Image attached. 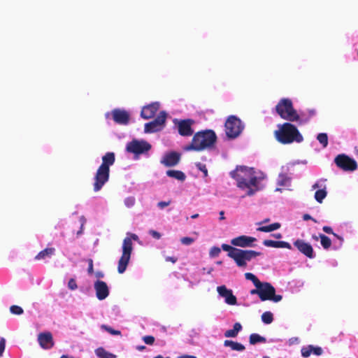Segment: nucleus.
I'll return each mask as SVG.
<instances>
[{
  "instance_id": "1",
  "label": "nucleus",
  "mask_w": 358,
  "mask_h": 358,
  "mask_svg": "<svg viewBox=\"0 0 358 358\" xmlns=\"http://www.w3.org/2000/svg\"><path fill=\"white\" fill-rule=\"evenodd\" d=\"M217 135L212 129H205L196 132L190 144L184 147V150L202 151L211 149L217 142Z\"/></svg>"
},
{
  "instance_id": "2",
  "label": "nucleus",
  "mask_w": 358,
  "mask_h": 358,
  "mask_svg": "<svg viewBox=\"0 0 358 358\" xmlns=\"http://www.w3.org/2000/svg\"><path fill=\"white\" fill-rule=\"evenodd\" d=\"M274 136L279 143L284 145L303 141V137L297 127L290 122L278 124V129L274 131Z\"/></svg>"
},
{
  "instance_id": "3",
  "label": "nucleus",
  "mask_w": 358,
  "mask_h": 358,
  "mask_svg": "<svg viewBox=\"0 0 358 358\" xmlns=\"http://www.w3.org/2000/svg\"><path fill=\"white\" fill-rule=\"evenodd\" d=\"M230 176L237 182V187L244 189L250 187H257V178L253 168L245 166H238L235 170L230 172Z\"/></svg>"
},
{
  "instance_id": "4",
  "label": "nucleus",
  "mask_w": 358,
  "mask_h": 358,
  "mask_svg": "<svg viewBox=\"0 0 358 358\" xmlns=\"http://www.w3.org/2000/svg\"><path fill=\"white\" fill-rule=\"evenodd\" d=\"M133 241H137L139 244H141V241L136 234L127 232L122 242V256L118 261L117 271L119 273H123L129 264L133 251Z\"/></svg>"
},
{
  "instance_id": "5",
  "label": "nucleus",
  "mask_w": 358,
  "mask_h": 358,
  "mask_svg": "<svg viewBox=\"0 0 358 358\" xmlns=\"http://www.w3.org/2000/svg\"><path fill=\"white\" fill-rule=\"evenodd\" d=\"M275 110L283 120L289 122L299 120L300 117L296 110L294 108L292 101L289 99H281L275 106Z\"/></svg>"
},
{
  "instance_id": "6",
  "label": "nucleus",
  "mask_w": 358,
  "mask_h": 358,
  "mask_svg": "<svg viewBox=\"0 0 358 358\" xmlns=\"http://www.w3.org/2000/svg\"><path fill=\"white\" fill-rule=\"evenodd\" d=\"M151 148V144L145 140L134 138L127 143L125 150L128 153L134 155V160H138L142 155L148 156Z\"/></svg>"
},
{
  "instance_id": "7",
  "label": "nucleus",
  "mask_w": 358,
  "mask_h": 358,
  "mask_svg": "<svg viewBox=\"0 0 358 358\" xmlns=\"http://www.w3.org/2000/svg\"><path fill=\"white\" fill-rule=\"evenodd\" d=\"M227 136L230 139L237 138L244 128L241 120L235 115H230L224 124Z\"/></svg>"
},
{
  "instance_id": "8",
  "label": "nucleus",
  "mask_w": 358,
  "mask_h": 358,
  "mask_svg": "<svg viewBox=\"0 0 358 358\" xmlns=\"http://www.w3.org/2000/svg\"><path fill=\"white\" fill-rule=\"evenodd\" d=\"M256 287L259 288V299L262 301H271L277 303L282 299V295L275 294V287L269 282H261Z\"/></svg>"
},
{
  "instance_id": "9",
  "label": "nucleus",
  "mask_w": 358,
  "mask_h": 358,
  "mask_svg": "<svg viewBox=\"0 0 358 358\" xmlns=\"http://www.w3.org/2000/svg\"><path fill=\"white\" fill-rule=\"evenodd\" d=\"M167 114L165 111H161L151 122L144 125V132L152 134L162 130L165 126Z\"/></svg>"
},
{
  "instance_id": "10",
  "label": "nucleus",
  "mask_w": 358,
  "mask_h": 358,
  "mask_svg": "<svg viewBox=\"0 0 358 358\" xmlns=\"http://www.w3.org/2000/svg\"><path fill=\"white\" fill-rule=\"evenodd\" d=\"M260 255H262V252H260L238 249L234 262L238 266L245 267L247 266V262H250L252 259Z\"/></svg>"
},
{
  "instance_id": "11",
  "label": "nucleus",
  "mask_w": 358,
  "mask_h": 358,
  "mask_svg": "<svg viewBox=\"0 0 358 358\" xmlns=\"http://www.w3.org/2000/svg\"><path fill=\"white\" fill-rule=\"evenodd\" d=\"M334 162L338 168L345 171H353L357 169V162L345 154L337 155Z\"/></svg>"
},
{
  "instance_id": "12",
  "label": "nucleus",
  "mask_w": 358,
  "mask_h": 358,
  "mask_svg": "<svg viewBox=\"0 0 358 358\" xmlns=\"http://www.w3.org/2000/svg\"><path fill=\"white\" fill-rule=\"evenodd\" d=\"M112 116L114 122L120 125H127L130 120V114L124 109L115 108L105 114L106 119Z\"/></svg>"
},
{
  "instance_id": "13",
  "label": "nucleus",
  "mask_w": 358,
  "mask_h": 358,
  "mask_svg": "<svg viewBox=\"0 0 358 358\" xmlns=\"http://www.w3.org/2000/svg\"><path fill=\"white\" fill-rule=\"evenodd\" d=\"M110 169H106L101 166L96 171L94 176V191H99L109 179Z\"/></svg>"
},
{
  "instance_id": "14",
  "label": "nucleus",
  "mask_w": 358,
  "mask_h": 358,
  "mask_svg": "<svg viewBox=\"0 0 358 358\" xmlns=\"http://www.w3.org/2000/svg\"><path fill=\"white\" fill-rule=\"evenodd\" d=\"M293 245L303 255L309 259H313L315 257L313 246L302 239H296Z\"/></svg>"
},
{
  "instance_id": "15",
  "label": "nucleus",
  "mask_w": 358,
  "mask_h": 358,
  "mask_svg": "<svg viewBox=\"0 0 358 358\" xmlns=\"http://www.w3.org/2000/svg\"><path fill=\"white\" fill-rule=\"evenodd\" d=\"M160 106L161 103L159 101L152 102L144 106L141 108V117L145 120L152 118L159 110Z\"/></svg>"
},
{
  "instance_id": "16",
  "label": "nucleus",
  "mask_w": 358,
  "mask_h": 358,
  "mask_svg": "<svg viewBox=\"0 0 358 358\" xmlns=\"http://www.w3.org/2000/svg\"><path fill=\"white\" fill-rule=\"evenodd\" d=\"M256 241L257 238L255 237L241 235L232 238L231 244L236 247L248 248L255 246L254 243Z\"/></svg>"
},
{
  "instance_id": "17",
  "label": "nucleus",
  "mask_w": 358,
  "mask_h": 358,
  "mask_svg": "<svg viewBox=\"0 0 358 358\" xmlns=\"http://www.w3.org/2000/svg\"><path fill=\"white\" fill-rule=\"evenodd\" d=\"M94 288L96 292V296L100 301L106 299L110 293L108 285L100 280H97L94 283Z\"/></svg>"
},
{
  "instance_id": "18",
  "label": "nucleus",
  "mask_w": 358,
  "mask_h": 358,
  "mask_svg": "<svg viewBox=\"0 0 358 358\" xmlns=\"http://www.w3.org/2000/svg\"><path fill=\"white\" fill-rule=\"evenodd\" d=\"M217 291L220 296L224 298V301L227 304L234 306L237 303V299L233 294L232 290L227 289L225 285L218 286Z\"/></svg>"
},
{
  "instance_id": "19",
  "label": "nucleus",
  "mask_w": 358,
  "mask_h": 358,
  "mask_svg": "<svg viewBox=\"0 0 358 358\" xmlns=\"http://www.w3.org/2000/svg\"><path fill=\"white\" fill-rule=\"evenodd\" d=\"M195 124L193 119L180 120V136H191L194 134L192 126Z\"/></svg>"
},
{
  "instance_id": "20",
  "label": "nucleus",
  "mask_w": 358,
  "mask_h": 358,
  "mask_svg": "<svg viewBox=\"0 0 358 358\" xmlns=\"http://www.w3.org/2000/svg\"><path fill=\"white\" fill-rule=\"evenodd\" d=\"M38 341L41 347L46 350L50 349L54 345L52 336L50 332L39 334L38 336Z\"/></svg>"
},
{
  "instance_id": "21",
  "label": "nucleus",
  "mask_w": 358,
  "mask_h": 358,
  "mask_svg": "<svg viewBox=\"0 0 358 358\" xmlns=\"http://www.w3.org/2000/svg\"><path fill=\"white\" fill-rule=\"evenodd\" d=\"M179 161V154L175 152L166 153L161 159L160 162L166 166H173Z\"/></svg>"
},
{
  "instance_id": "22",
  "label": "nucleus",
  "mask_w": 358,
  "mask_h": 358,
  "mask_svg": "<svg viewBox=\"0 0 358 358\" xmlns=\"http://www.w3.org/2000/svg\"><path fill=\"white\" fill-rule=\"evenodd\" d=\"M301 351L303 357H308L312 353L317 356H320L323 352V350L320 347H315L312 345L302 348Z\"/></svg>"
},
{
  "instance_id": "23",
  "label": "nucleus",
  "mask_w": 358,
  "mask_h": 358,
  "mask_svg": "<svg viewBox=\"0 0 358 358\" xmlns=\"http://www.w3.org/2000/svg\"><path fill=\"white\" fill-rule=\"evenodd\" d=\"M264 245L266 247H271V248H287L289 250L292 249V245L285 241H273V240H264L263 241Z\"/></svg>"
},
{
  "instance_id": "24",
  "label": "nucleus",
  "mask_w": 358,
  "mask_h": 358,
  "mask_svg": "<svg viewBox=\"0 0 358 358\" xmlns=\"http://www.w3.org/2000/svg\"><path fill=\"white\" fill-rule=\"evenodd\" d=\"M115 161V153L108 152L102 157V164L100 166L106 169H110V166L114 164Z\"/></svg>"
},
{
  "instance_id": "25",
  "label": "nucleus",
  "mask_w": 358,
  "mask_h": 358,
  "mask_svg": "<svg viewBox=\"0 0 358 358\" xmlns=\"http://www.w3.org/2000/svg\"><path fill=\"white\" fill-rule=\"evenodd\" d=\"M55 249L53 248H48L41 251L35 257L37 260L45 259L50 258L55 254Z\"/></svg>"
},
{
  "instance_id": "26",
  "label": "nucleus",
  "mask_w": 358,
  "mask_h": 358,
  "mask_svg": "<svg viewBox=\"0 0 358 358\" xmlns=\"http://www.w3.org/2000/svg\"><path fill=\"white\" fill-rule=\"evenodd\" d=\"M242 329V325L239 322H236L232 329L227 330L224 332V336L227 338H235Z\"/></svg>"
},
{
  "instance_id": "27",
  "label": "nucleus",
  "mask_w": 358,
  "mask_h": 358,
  "mask_svg": "<svg viewBox=\"0 0 358 358\" xmlns=\"http://www.w3.org/2000/svg\"><path fill=\"white\" fill-rule=\"evenodd\" d=\"M224 345L231 348L232 350L239 352L243 351L245 349L243 344L231 340H225L224 341Z\"/></svg>"
},
{
  "instance_id": "28",
  "label": "nucleus",
  "mask_w": 358,
  "mask_h": 358,
  "mask_svg": "<svg viewBox=\"0 0 358 358\" xmlns=\"http://www.w3.org/2000/svg\"><path fill=\"white\" fill-rule=\"evenodd\" d=\"M281 227V224L279 222H275L267 226H262L257 229L258 231L262 232H271L275 230L278 229Z\"/></svg>"
},
{
  "instance_id": "29",
  "label": "nucleus",
  "mask_w": 358,
  "mask_h": 358,
  "mask_svg": "<svg viewBox=\"0 0 358 358\" xmlns=\"http://www.w3.org/2000/svg\"><path fill=\"white\" fill-rule=\"evenodd\" d=\"M95 354L99 358H116V355L106 351L103 348H99L95 350Z\"/></svg>"
},
{
  "instance_id": "30",
  "label": "nucleus",
  "mask_w": 358,
  "mask_h": 358,
  "mask_svg": "<svg viewBox=\"0 0 358 358\" xmlns=\"http://www.w3.org/2000/svg\"><path fill=\"white\" fill-rule=\"evenodd\" d=\"M221 247L223 250L228 252V256L234 260L238 248L225 243L222 244Z\"/></svg>"
},
{
  "instance_id": "31",
  "label": "nucleus",
  "mask_w": 358,
  "mask_h": 358,
  "mask_svg": "<svg viewBox=\"0 0 358 358\" xmlns=\"http://www.w3.org/2000/svg\"><path fill=\"white\" fill-rule=\"evenodd\" d=\"M249 342L251 345H255L258 343H266V339L258 334H252L249 337Z\"/></svg>"
},
{
  "instance_id": "32",
  "label": "nucleus",
  "mask_w": 358,
  "mask_h": 358,
  "mask_svg": "<svg viewBox=\"0 0 358 358\" xmlns=\"http://www.w3.org/2000/svg\"><path fill=\"white\" fill-rule=\"evenodd\" d=\"M319 237L320 239L321 245L323 247V248L324 250L329 249L331 245V239L328 236H327L326 235L322 234H320Z\"/></svg>"
},
{
  "instance_id": "33",
  "label": "nucleus",
  "mask_w": 358,
  "mask_h": 358,
  "mask_svg": "<svg viewBox=\"0 0 358 358\" xmlns=\"http://www.w3.org/2000/svg\"><path fill=\"white\" fill-rule=\"evenodd\" d=\"M327 195V192L325 189H318L315 193V199L318 203H322Z\"/></svg>"
},
{
  "instance_id": "34",
  "label": "nucleus",
  "mask_w": 358,
  "mask_h": 358,
  "mask_svg": "<svg viewBox=\"0 0 358 358\" xmlns=\"http://www.w3.org/2000/svg\"><path fill=\"white\" fill-rule=\"evenodd\" d=\"M290 183V178L286 175L281 173L278 176V185L280 186H287Z\"/></svg>"
},
{
  "instance_id": "35",
  "label": "nucleus",
  "mask_w": 358,
  "mask_h": 358,
  "mask_svg": "<svg viewBox=\"0 0 358 358\" xmlns=\"http://www.w3.org/2000/svg\"><path fill=\"white\" fill-rule=\"evenodd\" d=\"M262 320L264 323H265L266 324H269L272 323V322L273 321V313L270 311L264 312L262 315Z\"/></svg>"
},
{
  "instance_id": "36",
  "label": "nucleus",
  "mask_w": 358,
  "mask_h": 358,
  "mask_svg": "<svg viewBox=\"0 0 358 358\" xmlns=\"http://www.w3.org/2000/svg\"><path fill=\"white\" fill-rule=\"evenodd\" d=\"M245 278L246 280H251L255 287L259 285L262 282L258 279V278L252 273H245Z\"/></svg>"
},
{
  "instance_id": "37",
  "label": "nucleus",
  "mask_w": 358,
  "mask_h": 358,
  "mask_svg": "<svg viewBox=\"0 0 358 358\" xmlns=\"http://www.w3.org/2000/svg\"><path fill=\"white\" fill-rule=\"evenodd\" d=\"M317 141L322 145L323 148H326L328 145V136L326 133H320L317 136Z\"/></svg>"
},
{
  "instance_id": "38",
  "label": "nucleus",
  "mask_w": 358,
  "mask_h": 358,
  "mask_svg": "<svg viewBox=\"0 0 358 358\" xmlns=\"http://www.w3.org/2000/svg\"><path fill=\"white\" fill-rule=\"evenodd\" d=\"M10 311L12 314L18 315H22L24 313L23 309L20 306L15 305L10 307Z\"/></svg>"
},
{
  "instance_id": "39",
  "label": "nucleus",
  "mask_w": 358,
  "mask_h": 358,
  "mask_svg": "<svg viewBox=\"0 0 358 358\" xmlns=\"http://www.w3.org/2000/svg\"><path fill=\"white\" fill-rule=\"evenodd\" d=\"M196 168L203 173L204 177L208 176V169L206 166L201 162L196 163Z\"/></svg>"
},
{
  "instance_id": "40",
  "label": "nucleus",
  "mask_w": 358,
  "mask_h": 358,
  "mask_svg": "<svg viewBox=\"0 0 358 358\" xmlns=\"http://www.w3.org/2000/svg\"><path fill=\"white\" fill-rule=\"evenodd\" d=\"M124 204L128 208H131L132 207L134 203H135V199L134 197L133 196H129V197H127L125 199H124Z\"/></svg>"
},
{
  "instance_id": "41",
  "label": "nucleus",
  "mask_w": 358,
  "mask_h": 358,
  "mask_svg": "<svg viewBox=\"0 0 358 358\" xmlns=\"http://www.w3.org/2000/svg\"><path fill=\"white\" fill-rule=\"evenodd\" d=\"M220 252H221V250L220 248L214 246L210 250V255L212 257H215L220 255Z\"/></svg>"
},
{
  "instance_id": "42",
  "label": "nucleus",
  "mask_w": 358,
  "mask_h": 358,
  "mask_svg": "<svg viewBox=\"0 0 358 358\" xmlns=\"http://www.w3.org/2000/svg\"><path fill=\"white\" fill-rule=\"evenodd\" d=\"M101 328L104 329L105 330H106L108 333H110L112 335H120L121 334L120 331L115 330V329H112L111 327H108L106 325H102Z\"/></svg>"
},
{
  "instance_id": "43",
  "label": "nucleus",
  "mask_w": 358,
  "mask_h": 358,
  "mask_svg": "<svg viewBox=\"0 0 358 358\" xmlns=\"http://www.w3.org/2000/svg\"><path fill=\"white\" fill-rule=\"evenodd\" d=\"M68 288L71 290H76L78 288L76 281L74 278H71L68 282Z\"/></svg>"
},
{
  "instance_id": "44",
  "label": "nucleus",
  "mask_w": 358,
  "mask_h": 358,
  "mask_svg": "<svg viewBox=\"0 0 358 358\" xmlns=\"http://www.w3.org/2000/svg\"><path fill=\"white\" fill-rule=\"evenodd\" d=\"M166 175L169 177L179 180V171L169 170L166 171Z\"/></svg>"
},
{
  "instance_id": "45",
  "label": "nucleus",
  "mask_w": 358,
  "mask_h": 358,
  "mask_svg": "<svg viewBox=\"0 0 358 358\" xmlns=\"http://www.w3.org/2000/svg\"><path fill=\"white\" fill-rule=\"evenodd\" d=\"M194 239L191 237H184L180 239V242L182 244L186 245H191L192 243H194Z\"/></svg>"
},
{
  "instance_id": "46",
  "label": "nucleus",
  "mask_w": 358,
  "mask_h": 358,
  "mask_svg": "<svg viewBox=\"0 0 358 358\" xmlns=\"http://www.w3.org/2000/svg\"><path fill=\"white\" fill-rule=\"evenodd\" d=\"M143 341L148 345H152L155 341V338L152 336H145L143 338Z\"/></svg>"
},
{
  "instance_id": "47",
  "label": "nucleus",
  "mask_w": 358,
  "mask_h": 358,
  "mask_svg": "<svg viewBox=\"0 0 358 358\" xmlns=\"http://www.w3.org/2000/svg\"><path fill=\"white\" fill-rule=\"evenodd\" d=\"M149 234L150 236H152L155 239H160L161 237H162V234L160 233H159L158 231H155L153 229H150L149 231H148Z\"/></svg>"
},
{
  "instance_id": "48",
  "label": "nucleus",
  "mask_w": 358,
  "mask_h": 358,
  "mask_svg": "<svg viewBox=\"0 0 358 358\" xmlns=\"http://www.w3.org/2000/svg\"><path fill=\"white\" fill-rule=\"evenodd\" d=\"M6 348V340L3 338H1L0 340V357L3 355V353L5 350Z\"/></svg>"
},
{
  "instance_id": "49",
  "label": "nucleus",
  "mask_w": 358,
  "mask_h": 358,
  "mask_svg": "<svg viewBox=\"0 0 358 358\" xmlns=\"http://www.w3.org/2000/svg\"><path fill=\"white\" fill-rule=\"evenodd\" d=\"M322 230L327 233V234H334L335 236L338 237V236L336 235V234H334L333 232V229L331 227H329V226H324L322 228Z\"/></svg>"
},
{
  "instance_id": "50",
  "label": "nucleus",
  "mask_w": 358,
  "mask_h": 358,
  "mask_svg": "<svg viewBox=\"0 0 358 358\" xmlns=\"http://www.w3.org/2000/svg\"><path fill=\"white\" fill-rule=\"evenodd\" d=\"M88 264L89 265H88L87 272L89 274H92L94 271L92 259H88Z\"/></svg>"
},
{
  "instance_id": "51",
  "label": "nucleus",
  "mask_w": 358,
  "mask_h": 358,
  "mask_svg": "<svg viewBox=\"0 0 358 358\" xmlns=\"http://www.w3.org/2000/svg\"><path fill=\"white\" fill-rule=\"evenodd\" d=\"M303 220L306 221L311 220L315 223L317 222V220L312 217L309 214H304L303 215Z\"/></svg>"
},
{
  "instance_id": "52",
  "label": "nucleus",
  "mask_w": 358,
  "mask_h": 358,
  "mask_svg": "<svg viewBox=\"0 0 358 358\" xmlns=\"http://www.w3.org/2000/svg\"><path fill=\"white\" fill-rule=\"evenodd\" d=\"M169 202H166V201H160L158 203V207L160 208H164L165 207H166L167 206H169Z\"/></svg>"
},
{
  "instance_id": "53",
  "label": "nucleus",
  "mask_w": 358,
  "mask_h": 358,
  "mask_svg": "<svg viewBox=\"0 0 358 358\" xmlns=\"http://www.w3.org/2000/svg\"><path fill=\"white\" fill-rule=\"evenodd\" d=\"M251 295H258L259 296V288H255L250 291Z\"/></svg>"
},
{
  "instance_id": "54",
  "label": "nucleus",
  "mask_w": 358,
  "mask_h": 358,
  "mask_svg": "<svg viewBox=\"0 0 358 358\" xmlns=\"http://www.w3.org/2000/svg\"><path fill=\"white\" fill-rule=\"evenodd\" d=\"M165 259L166 262H171L173 263H176L178 260V259L174 257H166Z\"/></svg>"
},
{
  "instance_id": "55",
  "label": "nucleus",
  "mask_w": 358,
  "mask_h": 358,
  "mask_svg": "<svg viewBox=\"0 0 358 358\" xmlns=\"http://www.w3.org/2000/svg\"><path fill=\"white\" fill-rule=\"evenodd\" d=\"M248 191L247 194L248 196H252L255 194V190L251 189V187H250V188H248Z\"/></svg>"
},
{
  "instance_id": "56",
  "label": "nucleus",
  "mask_w": 358,
  "mask_h": 358,
  "mask_svg": "<svg viewBox=\"0 0 358 358\" xmlns=\"http://www.w3.org/2000/svg\"><path fill=\"white\" fill-rule=\"evenodd\" d=\"M220 220H224L225 219V217H224V212L223 210H221L220 212Z\"/></svg>"
},
{
  "instance_id": "57",
  "label": "nucleus",
  "mask_w": 358,
  "mask_h": 358,
  "mask_svg": "<svg viewBox=\"0 0 358 358\" xmlns=\"http://www.w3.org/2000/svg\"><path fill=\"white\" fill-rule=\"evenodd\" d=\"M180 358H196V357H195L194 355H180Z\"/></svg>"
},
{
  "instance_id": "58",
  "label": "nucleus",
  "mask_w": 358,
  "mask_h": 358,
  "mask_svg": "<svg viewBox=\"0 0 358 358\" xmlns=\"http://www.w3.org/2000/svg\"><path fill=\"white\" fill-rule=\"evenodd\" d=\"M96 277L98 278H103V273L102 272H96Z\"/></svg>"
},
{
  "instance_id": "59",
  "label": "nucleus",
  "mask_w": 358,
  "mask_h": 358,
  "mask_svg": "<svg viewBox=\"0 0 358 358\" xmlns=\"http://www.w3.org/2000/svg\"><path fill=\"white\" fill-rule=\"evenodd\" d=\"M272 236H273L274 238H277V239H280L282 238V234H280V233H278V234H272Z\"/></svg>"
},
{
  "instance_id": "60",
  "label": "nucleus",
  "mask_w": 358,
  "mask_h": 358,
  "mask_svg": "<svg viewBox=\"0 0 358 358\" xmlns=\"http://www.w3.org/2000/svg\"><path fill=\"white\" fill-rule=\"evenodd\" d=\"M270 221V219L269 218H266L264 219L263 221L260 222H258L257 224L259 225H261L262 224H264V223H267Z\"/></svg>"
},
{
  "instance_id": "61",
  "label": "nucleus",
  "mask_w": 358,
  "mask_h": 358,
  "mask_svg": "<svg viewBox=\"0 0 358 358\" xmlns=\"http://www.w3.org/2000/svg\"><path fill=\"white\" fill-rule=\"evenodd\" d=\"M173 122L175 124L176 127L178 128V129L179 130V120L175 119L173 120Z\"/></svg>"
},
{
  "instance_id": "62",
  "label": "nucleus",
  "mask_w": 358,
  "mask_h": 358,
  "mask_svg": "<svg viewBox=\"0 0 358 358\" xmlns=\"http://www.w3.org/2000/svg\"><path fill=\"white\" fill-rule=\"evenodd\" d=\"M185 179V175L184 173L180 171V181H183Z\"/></svg>"
},
{
  "instance_id": "63",
  "label": "nucleus",
  "mask_w": 358,
  "mask_h": 358,
  "mask_svg": "<svg viewBox=\"0 0 358 358\" xmlns=\"http://www.w3.org/2000/svg\"><path fill=\"white\" fill-rule=\"evenodd\" d=\"M145 348V346H143V345H139V346H137V347H136V349H137L138 350H139V351H142V350H143Z\"/></svg>"
},
{
  "instance_id": "64",
  "label": "nucleus",
  "mask_w": 358,
  "mask_h": 358,
  "mask_svg": "<svg viewBox=\"0 0 358 358\" xmlns=\"http://www.w3.org/2000/svg\"><path fill=\"white\" fill-rule=\"evenodd\" d=\"M154 358H170V357H163V356H162V355H157V356L155 357Z\"/></svg>"
}]
</instances>
